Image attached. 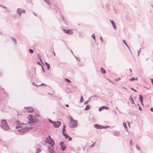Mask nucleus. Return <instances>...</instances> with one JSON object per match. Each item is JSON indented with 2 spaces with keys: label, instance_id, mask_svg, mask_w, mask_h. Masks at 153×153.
Here are the masks:
<instances>
[{
  "label": "nucleus",
  "instance_id": "nucleus-1",
  "mask_svg": "<svg viewBox=\"0 0 153 153\" xmlns=\"http://www.w3.org/2000/svg\"><path fill=\"white\" fill-rule=\"evenodd\" d=\"M27 118L29 120V122H28V124H27L26 125L24 124H22L20 126H16V128H17L19 127H25V131H28L32 129L33 127L31 126V124L36 123L39 121L38 119L35 118L34 116H32L30 115H28Z\"/></svg>",
  "mask_w": 153,
  "mask_h": 153
},
{
  "label": "nucleus",
  "instance_id": "nucleus-2",
  "mask_svg": "<svg viewBox=\"0 0 153 153\" xmlns=\"http://www.w3.org/2000/svg\"><path fill=\"white\" fill-rule=\"evenodd\" d=\"M70 119L69 124L70 127L72 128L76 127L77 126V122L74 120L71 117H70Z\"/></svg>",
  "mask_w": 153,
  "mask_h": 153
},
{
  "label": "nucleus",
  "instance_id": "nucleus-3",
  "mask_svg": "<svg viewBox=\"0 0 153 153\" xmlns=\"http://www.w3.org/2000/svg\"><path fill=\"white\" fill-rule=\"evenodd\" d=\"M45 142L46 143H48L52 146H53L55 145L54 140L51 138L50 136H49L47 137L45 140Z\"/></svg>",
  "mask_w": 153,
  "mask_h": 153
},
{
  "label": "nucleus",
  "instance_id": "nucleus-4",
  "mask_svg": "<svg viewBox=\"0 0 153 153\" xmlns=\"http://www.w3.org/2000/svg\"><path fill=\"white\" fill-rule=\"evenodd\" d=\"M1 126L5 130H8L9 129V127L7 124L6 121L5 120H1Z\"/></svg>",
  "mask_w": 153,
  "mask_h": 153
},
{
  "label": "nucleus",
  "instance_id": "nucleus-5",
  "mask_svg": "<svg viewBox=\"0 0 153 153\" xmlns=\"http://www.w3.org/2000/svg\"><path fill=\"white\" fill-rule=\"evenodd\" d=\"M61 122L59 121L54 122L53 123V126L55 128H58L61 125Z\"/></svg>",
  "mask_w": 153,
  "mask_h": 153
},
{
  "label": "nucleus",
  "instance_id": "nucleus-6",
  "mask_svg": "<svg viewBox=\"0 0 153 153\" xmlns=\"http://www.w3.org/2000/svg\"><path fill=\"white\" fill-rule=\"evenodd\" d=\"M25 108L28 110V112L30 113L33 112L34 111V109L32 107H25Z\"/></svg>",
  "mask_w": 153,
  "mask_h": 153
},
{
  "label": "nucleus",
  "instance_id": "nucleus-7",
  "mask_svg": "<svg viewBox=\"0 0 153 153\" xmlns=\"http://www.w3.org/2000/svg\"><path fill=\"white\" fill-rule=\"evenodd\" d=\"M94 126L95 128H97L98 129H102L103 128H106V127H103L102 126H99L97 124H96L94 125Z\"/></svg>",
  "mask_w": 153,
  "mask_h": 153
},
{
  "label": "nucleus",
  "instance_id": "nucleus-8",
  "mask_svg": "<svg viewBox=\"0 0 153 153\" xmlns=\"http://www.w3.org/2000/svg\"><path fill=\"white\" fill-rule=\"evenodd\" d=\"M66 33L69 34L71 35L73 34V32L71 30H63Z\"/></svg>",
  "mask_w": 153,
  "mask_h": 153
},
{
  "label": "nucleus",
  "instance_id": "nucleus-9",
  "mask_svg": "<svg viewBox=\"0 0 153 153\" xmlns=\"http://www.w3.org/2000/svg\"><path fill=\"white\" fill-rule=\"evenodd\" d=\"M60 145L61 146L62 149L63 150H64L65 149V146L63 143L61 142L60 143Z\"/></svg>",
  "mask_w": 153,
  "mask_h": 153
},
{
  "label": "nucleus",
  "instance_id": "nucleus-10",
  "mask_svg": "<svg viewBox=\"0 0 153 153\" xmlns=\"http://www.w3.org/2000/svg\"><path fill=\"white\" fill-rule=\"evenodd\" d=\"M110 21L111 22V23L112 25L113 26L114 29H116L117 28L115 23H114V22L112 20H110Z\"/></svg>",
  "mask_w": 153,
  "mask_h": 153
},
{
  "label": "nucleus",
  "instance_id": "nucleus-11",
  "mask_svg": "<svg viewBox=\"0 0 153 153\" xmlns=\"http://www.w3.org/2000/svg\"><path fill=\"white\" fill-rule=\"evenodd\" d=\"M49 152L50 153H52L53 152V146H51V147H49Z\"/></svg>",
  "mask_w": 153,
  "mask_h": 153
},
{
  "label": "nucleus",
  "instance_id": "nucleus-12",
  "mask_svg": "<svg viewBox=\"0 0 153 153\" xmlns=\"http://www.w3.org/2000/svg\"><path fill=\"white\" fill-rule=\"evenodd\" d=\"M105 108V109H108V108L105 106H103L102 107H101L100 108H99V111H101L102 109Z\"/></svg>",
  "mask_w": 153,
  "mask_h": 153
},
{
  "label": "nucleus",
  "instance_id": "nucleus-13",
  "mask_svg": "<svg viewBox=\"0 0 153 153\" xmlns=\"http://www.w3.org/2000/svg\"><path fill=\"white\" fill-rule=\"evenodd\" d=\"M65 137V138L68 139L69 141L71 140L72 138L69 137L68 134H66L64 135Z\"/></svg>",
  "mask_w": 153,
  "mask_h": 153
},
{
  "label": "nucleus",
  "instance_id": "nucleus-14",
  "mask_svg": "<svg viewBox=\"0 0 153 153\" xmlns=\"http://www.w3.org/2000/svg\"><path fill=\"white\" fill-rule=\"evenodd\" d=\"M65 128L66 126H64L62 129L63 134L64 136L66 134L65 133V132L66 133V131H65Z\"/></svg>",
  "mask_w": 153,
  "mask_h": 153
},
{
  "label": "nucleus",
  "instance_id": "nucleus-15",
  "mask_svg": "<svg viewBox=\"0 0 153 153\" xmlns=\"http://www.w3.org/2000/svg\"><path fill=\"white\" fill-rule=\"evenodd\" d=\"M101 72L103 74L106 73V71L105 70L103 69L102 68H101Z\"/></svg>",
  "mask_w": 153,
  "mask_h": 153
},
{
  "label": "nucleus",
  "instance_id": "nucleus-16",
  "mask_svg": "<svg viewBox=\"0 0 153 153\" xmlns=\"http://www.w3.org/2000/svg\"><path fill=\"white\" fill-rule=\"evenodd\" d=\"M137 79H138V78L137 77H136V78H131L129 79V80L130 81H133L135 80H137Z\"/></svg>",
  "mask_w": 153,
  "mask_h": 153
},
{
  "label": "nucleus",
  "instance_id": "nucleus-17",
  "mask_svg": "<svg viewBox=\"0 0 153 153\" xmlns=\"http://www.w3.org/2000/svg\"><path fill=\"white\" fill-rule=\"evenodd\" d=\"M90 105H87L86 106L85 108L84 109V110H88L90 108Z\"/></svg>",
  "mask_w": 153,
  "mask_h": 153
},
{
  "label": "nucleus",
  "instance_id": "nucleus-18",
  "mask_svg": "<svg viewBox=\"0 0 153 153\" xmlns=\"http://www.w3.org/2000/svg\"><path fill=\"white\" fill-rule=\"evenodd\" d=\"M129 99L130 100V101H131V103H132V104H134V102L133 100V98L132 97H131Z\"/></svg>",
  "mask_w": 153,
  "mask_h": 153
},
{
  "label": "nucleus",
  "instance_id": "nucleus-19",
  "mask_svg": "<svg viewBox=\"0 0 153 153\" xmlns=\"http://www.w3.org/2000/svg\"><path fill=\"white\" fill-rule=\"evenodd\" d=\"M143 97L141 95H140V102H141L142 103H143Z\"/></svg>",
  "mask_w": 153,
  "mask_h": 153
},
{
  "label": "nucleus",
  "instance_id": "nucleus-20",
  "mask_svg": "<svg viewBox=\"0 0 153 153\" xmlns=\"http://www.w3.org/2000/svg\"><path fill=\"white\" fill-rule=\"evenodd\" d=\"M17 12L19 14H21L22 13V10L19 9H18L17 10Z\"/></svg>",
  "mask_w": 153,
  "mask_h": 153
},
{
  "label": "nucleus",
  "instance_id": "nucleus-21",
  "mask_svg": "<svg viewBox=\"0 0 153 153\" xmlns=\"http://www.w3.org/2000/svg\"><path fill=\"white\" fill-rule=\"evenodd\" d=\"M45 64L48 68V69H49L50 68V65L47 63L46 62H45Z\"/></svg>",
  "mask_w": 153,
  "mask_h": 153
},
{
  "label": "nucleus",
  "instance_id": "nucleus-22",
  "mask_svg": "<svg viewBox=\"0 0 153 153\" xmlns=\"http://www.w3.org/2000/svg\"><path fill=\"white\" fill-rule=\"evenodd\" d=\"M123 126H124V127L125 128H127V126L126 123H123Z\"/></svg>",
  "mask_w": 153,
  "mask_h": 153
},
{
  "label": "nucleus",
  "instance_id": "nucleus-23",
  "mask_svg": "<svg viewBox=\"0 0 153 153\" xmlns=\"http://www.w3.org/2000/svg\"><path fill=\"white\" fill-rule=\"evenodd\" d=\"M94 39V40H95V35L94 34H93L92 35V36H91Z\"/></svg>",
  "mask_w": 153,
  "mask_h": 153
},
{
  "label": "nucleus",
  "instance_id": "nucleus-24",
  "mask_svg": "<svg viewBox=\"0 0 153 153\" xmlns=\"http://www.w3.org/2000/svg\"><path fill=\"white\" fill-rule=\"evenodd\" d=\"M48 4H50V2L48 0H44Z\"/></svg>",
  "mask_w": 153,
  "mask_h": 153
},
{
  "label": "nucleus",
  "instance_id": "nucleus-25",
  "mask_svg": "<svg viewBox=\"0 0 153 153\" xmlns=\"http://www.w3.org/2000/svg\"><path fill=\"white\" fill-rule=\"evenodd\" d=\"M65 80H66V81H67V82H68L69 83H70V82H71V81H70V80H69V79H67L65 78Z\"/></svg>",
  "mask_w": 153,
  "mask_h": 153
},
{
  "label": "nucleus",
  "instance_id": "nucleus-26",
  "mask_svg": "<svg viewBox=\"0 0 153 153\" xmlns=\"http://www.w3.org/2000/svg\"><path fill=\"white\" fill-rule=\"evenodd\" d=\"M29 52L30 53H33V51L32 50L30 49L29 50Z\"/></svg>",
  "mask_w": 153,
  "mask_h": 153
},
{
  "label": "nucleus",
  "instance_id": "nucleus-27",
  "mask_svg": "<svg viewBox=\"0 0 153 153\" xmlns=\"http://www.w3.org/2000/svg\"><path fill=\"white\" fill-rule=\"evenodd\" d=\"M83 101V98L82 97V96H81V97L80 100V101L81 102H82Z\"/></svg>",
  "mask_w": 153,
  "mask_h": 153
},
{
  "label": "nucleus",
  "instance_id": "nucleus-28",
  "mask_svg": "<svg viewBox=\"0 0 153 153\" xmlns=\"http://www.w3.org/2000/svg\"><path fill=\"white\" fill-rule=\"evenodd\" d=\"M48 120L49 121V122H50V123H51L52 124H53L54 122L52 121L50 119H48Z\"/></svg>",
  "mask_w": 153,
  "mask_h": 153
},
{
  "label": "nucleus",
  "instance_id": "nucleus-29",
  "mask_svg": "<svg viewBox=\"0 0 153 153\" xmlns=\"http://www.w3.org/2000/svg\"><path fill=\"white\" fill-rule=\"evenodd\" d=\"M41 151V150L40 149L38 148L37 149V152H39Z\"/></svg>",
  "mask_w": 153,
  "mask_h": 153
},
{
  "label": "nucleus",
  "instance_id": "nucleus-30",
  "mask_svg": "<svg viewBox=\"0 0 153 153\" xmlns=\"http://www.w3.org/2000/svg\"><path fill=\"white\" fill-rule=\"evenodd\" d=\"M0 6L2 8H4L5 9H6L7 8V7H6L4 6L0 5Z\"/></svg>",
  "mask_w": 153,
  "mask_h": 153
},
{
  "label": "nucleus",
  "instance_id": "nucleus-31",
  "mask_svg": "<svg viewBox=\"0 0 153 153\" xmlns=\"http://www.w3.org/2000/svg\"><path fill=\"white\" fill-rule=\"evenodd\" d=\"M120 79H121V78H118L116 80V81H119V80H120Z\"/></svg>",
  "mask_w": 153,
  "mask_h": 153
},
{
  "label": "nucleus",
  "instance_id": "nucleus-32",
  "mask_svg": "<svg viewBox=\"0 0 153 153\" xmlns=\"http://www.w3.org/2000/svg\"><path fill=\"white\" fill-rule=\"evenodd\" d=\"M100 39L101 40V41L102 42H103V39H102V37H100Z\"/></svg>",
  "mask_w": 153,
  "mask_h": 153
},
{
  "label": "nucleus",
  "instance_id": "nucleus-33",
  "mask_svg": "<svg viewBox=\"0 0 153 153\" xmlns=\"http://www.w3.org/2000/svg\"><path fill=\"white\" fill-rule=\"evenodd\" d=\"M123 42L127 46H128L127 44L126 43V41L125 40H123Z\"/></svg>",
  "mask_w": 153,
  "mask_h": 153
},
{
  "label": "nucleus",
  "instance_id": "nucleus-34",
  "mask_svg": "<svg viewBox=\"0 0 153 153\" xmlns=\"http://www.w3.org/2000/svg\"><path fill=\"white\" fill-rule=\"evenodd\" d=\"M95 145V143H93L92 145H91V147H93Z\"/></svg>",
  "mask_w": 153,
  "mask_h": 153
},
{
  "label": "nucleus",
  "instance_id": "nucleus-35",
  "mask_svg": "<svg viewBox=\"0 0 153 153\" xmlns=\"http://www.w3.org/2000/svg\"><path fill=\"white\" fill-rule=\"evenodd\" d=\"M23 12V13H25V11L24 10H22V13Z\"/></svg>",
  "mask_w": 153,
  "mask_h": 153
},
{
  "label": "nucleus",
  "instance_id": "nucleus-36",
  "mask_svg": "<svg viewBox=\"0 0 153 153\" xmlns=\"http://www.w3.org/2000/svg\"><path fill=\"white\" fill-rule=\"evenodd\" d=\"M151 111L153 112V108H151Z\"/></svg>",
  "mask_w": 153,
  "mask_h": 153
},
{
  "label": "nucleus",
  "instance_id": "nucleus-37",
  "mask_svg": "<svg viewBox=\"0 0 153 153\" xmlns=\"http://www.w3.org/2000/svg\"><path fill=\"white\" fill-rule=\"evenodd\" d=\"M131 89L132 90H134L135 92H137V91L133 89V88H131Z\"/></svg>",
  "mask_w": 153,
  "mask_h": 153
},
{
  "label": "nucleus",
  "instance_id": "nucleus-38",
  "mask_svg": "<svg viewBox=\"0 0 153 153\" xmlns=\"http://www.w3.org/2000/svg\"><path fill=\"white\" fill-rule=\"evenodd\" d=\"M151 81H152V83H153V79H151Z\"/></svg>",
  "mask_w": 153,
  "mask_h": 153
},
{
  "label": "nucleus",
  "instance_id": "nucleus-39",
  "mask_svg": "<svg viewBox=\"0 0 153 153\" xmlns=\"http://www.w3.org/2000/svg\"><path fill=\"white\" fill-rule=\"evenodd\" d=\"M65 106H66V107H68V106H69L68 105H67V104H66V105H65Z\"/></svg>",
  "mask_w": 153,
  "mask_h": 153
},
{
  "label": "nucleus",
  "instance_id": "nucleus-40",
  "mask_svg": "<svg viewBox=\"0 0 153 153\" xmlns=\"http://www.w3.org/2000/svg\"><path fill=\"white\" fill-rule=\"evenodd\" d=\"M53 53H54V55L55 56L56 55H55V53L54 52H53Z\"/></svg>",
  "mask_w": 153,
  "mask_h": 153
},
{
  "label": "nucleus",
  "instance_id": "nucleus-41",
  "mask_svg": "<svg viewBox=\"0 0 153 153\" xmlns=\"http://www.w3.org/2000/svg\"><path fill=\"white\" fill-rule=\"evenodd\" d=\"M130 71L131 72V69H130Z\"/></svg>",
  "mask_w": 153,
  "mask_h": 153
},
{
  "label": "nucleus",
  "instance_id": "nucleus-42",
  "mask_svg": "<svg viewBox=\"0 0 153 153\" xmlns=\"http://www.w3.org/2000/svg\"><path fill=\"white\" fill-rule=\"evenodd\" d=\"M139 108H140V109H141V108L140 107H139Z\"/></svg>",
  "mask_w": 153,
  "mask_h": 153
},
{
  "label": "nucleus",
  "instance_id": "nucleus-43",
  "mask_svg": "<svg viewBox=\"0 0 153 153\" xmlns=\"http://www.w3.org/2000/svg\"><path fill=\"white\" fill-rule=\"evenodd\" d=\"M109 80L111 82V81L110 80H109Z\"/></svg>",
  "mask_w": 153,
  "mask_h": 153
}]
</instances>
